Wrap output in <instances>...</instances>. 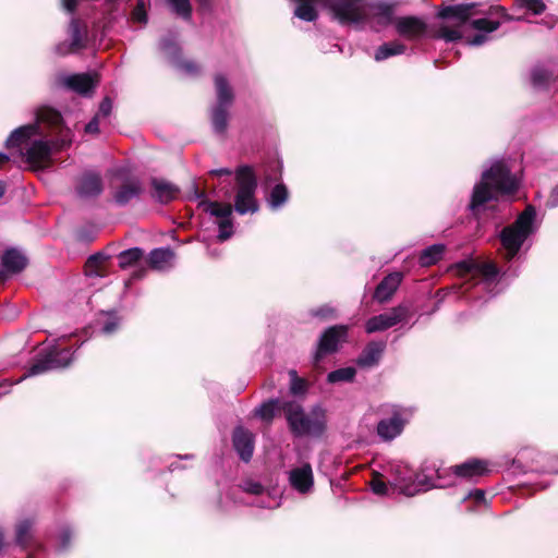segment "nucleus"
Segmentation results:
<instances>
[{
    "label": "nucleus",
    "mask_w": 558,
    "mask_h": 558,
    "mask_svg": "<svg viewBox=\"0 0 558 558\" xmlns=\"http://www.w3.org/2000/svg\"><path fill=\"white\" fill-rule=\"evenodd\" d=\"M457 272L462 278L469 279H478L480 284H483L485 289H488L489 292L494 295L499 291H495L492 286H496L507 276V272H501L500 269L494 262H474V260H464L457 265Z\"/></svg>",
    "instance_id": "obj_7"
},
{
    "label": "nucleus",
    "mask_w": 558,
    "mask_h": 558,
    "mask_svg": "<svg viewBox=\"0 0 558 558\" xmlns=\"http://www.w3.org/2000/svg\"><path fill=\"white\" fill-rule=\"evenodd\" d=\"M73 535V531L69 526L62 527L57 536V549L59 551H64L70 548Z\"/></svg>",
    "instance_id": "obj_41"
},
{
    "label": "nucleus",
    "mask_w": 558,
    "mask_h": 558,
    "mask_svg": "<svg viewBox=\"0 0 558 558\" xmlns=\"http://www.w3.org/2000/svg\"><path fill=\"white\" fill-rule=\"evenodd\" d=\"M505 17L507 21H524V16H511L508 14H505Z\"/></svg>",
    "instance_id": "obj_57"
},
{
    "label": "nucleus",
    "mask_w": 558,
    "mask_h": 558,
    "mask_svg": "<svg viewBox=\"0 0 558 558\" xmlns=\"http://www.w3.org/2000/svg\"><path fill=\"white\" fill-rule=\"evenodd\" d=\"M446 473V471H438V478L440 480L442 477V474Z\"/></svg>",
    "instance_id": "obj_61"
},
{
    "label": "nucleus",
    "mask_w": 558,
    "mask_h": 558,
    "mask_svg": "<svg viewBox=\"0 0 558 558\" xmlns=\"http://www.w3.org/2000/svg\"><path fill=\"white\" fill-rule=\"evenodd\" d=\"M262 508H265V507H270V505H259Z\"/></svg>",
    "instance_id": "obj_63"
},
{
    "label": "nucleus",
    "mask_w": 558,
    "mask_h": 558,
    "mask_svg": "<svg viewBox=\"0 0 558 558\" xmlns=\"http://www.w3.org/2000/svg\"><path fill=\"white\" fill-rule=\"evenodd\" d=\"M172 13L183 21H190L192 17V4L190 0H167Z\"/></svg>",
    "instance_id": "obj_36"
},
{
    "label": "nucleus",
    "mask_w": 558,
    "mask_h": 558,
    "mask_svg": "<svg viewBox=\"0 0 558 558\" xmlns=\"http://www.w3.org/2000/svg\"><path fill=\"white\" fill-rule=\"evenodd\" d=\"M73 360L72 347L65 345L63 341H57L52 347H44L40 350V357H37V374L66 367Z\"/></svg>",
    "instance_id": "obj_10"
},
{
    "label": "nucleus",
    "mask_w": 558,
    "mask_h": 558,
    "mask_svg": "<svg viewBox=\"0 0 558 558\" xmlns=\"http://www.w3.org/2000/svg\"><path fill=\"white\" fill-rule=\"evenodd\" d=\"M407 46L404 44L393 40L379 46L375 51L374 58L376 61H384L390 57L403 54Z\"/></svg>",
    "instance_id": "obj_28"
},
{
    "label": "nucleus",
    "mask_w": 558,
    "mask_h": 558,
    "mask_svg": "<svg viewBox=\"0 0 558 558\" xmlns=\"http://www.w3.org/2000/svg\"><path fill=\"white\" fill-rule=\"evenodd\" d=\"M57 81L60 86L84 96L92 93L97 84V77L88 73L62 74Z\"/></svg>",
    "instance_id": "obj_16"
},
{
    "label": "nucleus",
    "mask_w": 558,
    "mask_h": 558,
    "mask_svg": "<svg viewBox=\"0 0 558 558\" xmlns=\"http://www.w3.org/2000/svg\"><path fill=\"white\" fill-rule=\"evenodd\" d=\"M289 377H290V390L293 395H300L305 391L306 384L305 380L300 378L298 376L296 371L291 369L289 371Z\"/></svg>",
    "instance_id": "obj_43"
},
{
    "label": "nucleus",
    "mask_w": 558,
    "mask_h": 558,
    "mask_svg": "<svg viewBox=\"0 0 558 558\" xmlns=\"http://www.w3.org/2000/svg\"><path fill=\"white\" fill-rule=\"evenodd\" d=\"M514 8L525 10L533 15H541L547 7L544 0H515Z\"/></svg>",
    "instance_id": "obj_38"
},
{
    "label": "nucleus",
    "mask_w": 558,
    "mask_h": 558,
    "mask_svg": "<svg viewBox=\"0 0 558 558\" xmlns=\"http://www.w3.org/2000/svg\"><path fill=\"white\" fill-rule=\"evenodd\" d=\"M107 256L104 254H95L90 256L85 264V274L87 277H105L107 275L106 264Z\"/></svg>",
    "instance_id": "obj_29"
},
{
    "label": "nucleus",
    "mask_w": 558,
    "mask_h": 558,
    "mask_svg": "<svg viewBox=\"0 0 558 558\" xmlns=\"http://www.w3.org/2000/svg\"><path fill=\"white\" fill-rule=\"evenodd\" d=\"M278 410H279V400L270 399V400L264 402L263 404H260L258 408H256L254 413L260 420L270 422L274 418V416Z\"/></svg>",
    "instance_id": "obj_37"
},
{
    "label": "nucleus",
    "mask_w": 558,
    "mask_h": 558,
    "mask_svg": "<svg viewBox=\"0 0 558 558\" xmlns=\"http://www.w3.org/2000/svg\"><path fill=\"white\" fill-rule=\"evenodd\" d=\"M76 4H77V0H63L62 1L63 9L68 13H72L75 10Z\"/></svg>",
    "instance_id": "obj_53"
},
{
    "label": "nucleus",
    "mask_w": 558,
    "mask_h": 558,
    "mask_svg": "<svg viewBox=\"0 0 558 558\" xmlns=\"http://www.w3.org/2000/svg\"><path fill=\"white\" fill-rule=\"evenodd\" d=\"M241 488L243 492L251 495H262L265 492V487L257 481L246 478L242 482Z\"/></svg>",
    "instance_id": "obj_44"
},
{
    "label": "nucleus",
    "mask_w": 558,
    "mask_h": 558,
    "mask_svg": "<svg viewBox=\"0 0 558 558\" xmlns=\"http://www.w3.org/2000/svg\"><path fill=\"white\" fill-rule=\"evenodd\" d=\"M335 310L329 305H324L316 310L313 314L319 317H329L333 315Z\"/></svg>",
    "instance_id": "obj_51"
},
{
    "label": "nucleus",
    "mask_w": 558,
    "mask_h": 558,
    "mask_svg": "<svg viewBox=\"0 0 558 558\" xmlns=\"http://www.w3.org/2000/svg\"><path fill=\"white\" fill-rule=\"evenodd\" d=\"M469 25L478 33L473 37H465V43L469 46H482L489 39V34L500 27L498 21H489L487 19H475L470 21Z\"/></svg>",
    "instance_id": "obj_18"
},
{
    "label": "nucleus",
    "mask_w": 558,
    "mask_h": 558,
    "mask_svg": "<svg viewBox=\"0 0 558 558\" xmlns=\"http://www.w3.org/2000/svg\"><path fill=\"white\" fill-rule=\"evenodd\" d=\"M289 483L300 494H308L314 487V475L310 463H303L289 472Z\"/></svg>",
    "instance_id": "obj_17"
},
{
    "label": "nucleus",
    "mask_w": 558,
    "mask_h": 558,
    "mask_svg": "<svg viewBox=\"0 0 558 558\" xmlns=\"http://www.w3.org/2000/svg\"><path fill=\"white\" fill-rule=\"evenodd\" d=\"M11 155H7L4 153H0V169L10 161Z\"/></svg>",
    "instance_id": "obj_56"
},
{
    "label": "nucleus",
    "mask_w": 558,
    "mask_h": 558,
    "mask_svg": "<svg viewBox=\"0 0 558 558\" xmlns=\"http://www.w3.org/2000/svg\"><path fill=\"white\" fill-rule=\"evenodd\" d=\"M347 335L348 327L344 325H336L325 330L319 338L318 345L314 354V363H319L323 356L337 351L340 342L345 340Z\"/></svg>",
    "instance_id": "obj_13"
},
{
    "label": "nucleus",
    "mask_w": 558,
    "mask_h": 558,
    "mask_svg": "<svg viewBox=\"0 0 558 558\" xmlns=\"http://www.w3.org/2000/svg\"><path fill=\"white\" fill-rule=\"evenodd\" d=\"M410 314V307L400 304L390 308V311L369 318L365 324L367 333L387 330L401 322H404Z\"/></svg>",
    "instance_id": "obj_11"
},
{
    "label": "nucleus",
    "mask_w": 558,
    "mask_h": 558,
    "mask_svg": "<svg viewBox=\"0 0 558 558\" xmlns=\"http://www.w3.org/2000/svg\"><path fill=\"white\" fill-rule=\"evenodd\" d=\"M356 371L352 366L338 368L328 374L327 380L331 384L350 383L354 379Z\"/></svg>",
    "instance_id": "obj_39"
},
{
    "label": "nucleus",
    "mask_w": 558,
    "mask_h": 558,
    "mask_svg": "<svg viewBox=\"0 0 558 558\" xmlns=\"http://www.w3.org/2000/svg\"><path fill=\"white\" fill-rule=\"evenodd\" d=\"M149 0H137V4L132 11V20L133 22L143 23L147 22V12L146 8L149 5Z\"/></svg>",
    "instance_id": "obj_42"
},
{
    "label": "nucleus",
    "mask_w": 558,
    "mask_h": 558,
    "mask_svg": "<svg viewBox=\"0 0 558 558\" xmlns=\"http://www.w3.org/2000/svg\"><path fill=\"white\" fill-rule=\"evenodd\" d=\"M26 266L25 256L16 250H9L2 256L0 278L4 280L8 275L19 272Z\"/></svg>",
    "instance_id": "obj_24"
},
{
    "label": "nucleus",
    "mask_w": 558,
    "mask_h": 558,
    "mask_svg": "<svg viewBox=\"0 0 558 558\" xmlns=\"http://www.w3.org/2000/svg\"><path fill=\"white\" fill-rule=\"evenodd\" d=\"M536 211L533 206H527L515 219L505 227L500 234L501 255L506 260L513 259L520 252L526 239L535 232Z\"/></svg>",
    "instance_id": "obj_3"
},
{
    "label": "nucleus",
    "mask_w": 558,
    "mask_h": 558,
    "mask_svg": "<svg viewBox=\"0 0 558 558\" xmlns=\"http://www.w3.org/2000/svg\"><path fill=\"white\" fill-rule=\"evenodd\" d=\"M231 107L214 105L211 108V124L218 134L225 133L228 126L229 109Z\"/></svg>",
    "instance_id": "obj_30"
},
{
    "label": "nucleus",
    "mask_w": 558,
    "mask_h": 558,
    "mask_svg": "<svg viewBox=\"0 0 558 558\" xmlns=\"http://www.w3.org/2000/svg\"><path fill=\"white\" fill-rule=\"evenodd\" d=\"M151 186L153 197L163 204L171 202L178 193V189L173 184L162 179H154Z\"/></svg>",
    "instance_id": "obj_27"
},
{
    "label": "nucleus",
    "mask_w": 558,
    "mask_h": 558,
    "mask_svg": "<svg viewBox=\"0 0 558 558\" xmlns=\"http://www.w3.org/2000/svg\"><path fill=\"white\" fill-rule=\"evenodd\" d=\"M7 191V185L3 181H0V198L4 195Z\"/></svg>",
    "instance_id": "obj_59"
},
{
    "label": "nucleus",
    "mask_w": 558,
    "mask_h": 558,
    "mask_svg": "<svg viewBox=\"0 0 558 558\" xmlns=\"http://www.w3.org/2000/svg\"><path fill=\"white\" fill-rule=\"evenodd\" d=\"M69 41L60 43L57 52L61 56L74 53L85 47L86 25H82L76 19H72L69 25Z\"/></svg>",
    "instance_id": "obj_15"
},
{
    "label": "nucleus",
    "mask_w": 558,
    "mask_h": 558,
    "mask_svg": "<svg viewBox=\"0 0 558 558\" xmlns=\"http://www.w3.org/2000/svg\"><path fill=\"white\" fill-rule=\"evenodd\" d=\"M543 460L546 461L544 465V471L547 473H558V456H544Z\"/></svg>",
    "instance_id": "obj_48"
},
{
    "label": "nucleus",
    "mask_w": 558,
    "mask_h": 558,
    "mask_svg": "<svg viewBox=\"0 0 558 558\" xmlns=\"http://www.w3.org/2000/svg\"><path fill=\"white\" fill-rule=\"evenodd\" d=\"M445 253V245L434 244L425 248L421 256L420 263L422 266H430L436 264Z\"/></svg>",
    "instance_id": "obj_35"
},
{
    "label": "nucleus",
    "mask_w": 558,
    "mask_h": 558,
    "mask_svg": "<svg viewBox=\"0 0 558 558\" xmlns=\"http://www.w3.org/2000/svg\"><path fill=\"white\" fill-rule=\"evenodd\" d=\"M12 159L23 170H35V125L27 124L11 132L4 144Z\"/></svg>",
    "instance_id": "obj_4"
},
{
    "label": "nucleus",
    "mask_w": 558,
    "mask_h": 558,
    "mask_svg": "<svg viewBox=\"0 0 558 558\" xmlns=\"http://www.w3.org/2000/svg\"><path fill=\"white\" fill-rule=\"evenodd\" d=\"M284 412L290 428L295 435H319L325 428L322 411H313L312 415L308 416L300 404L291 402L286 404Z\"/></svg>",
    "instance_id": "obj_9"
},
{
    "label": "nucleus",
    "mask_w": 558,
    "mask_h": 558,
    "mask_svg": "<svg viewBox=\"0 0 558 558\" xmlns=\"http://www.w3.org/2000/svg\"><path fill=\"white\" fill-rule=\"evenodd\" d=\"M549 204L551 207H558V185L554 189L550 195Z\"/></svg>",
    "instance_id": "obj_54"
},
{
    "label": "nucleus",
    "mask_w": 558,
    "mask_h": 558,
    "mask_svg": "<svg viewBox=\"0 0 558 558\" xmlns=\"http://www.w3.org/2000/svg\"><path fill=\"white\" fill-rule=\"evenodd\" d=\"M211 173H213V174H215V175L220 177V175H225V174H226V175H229V174H231L232 172H231V170H230V169H228V168H220V169L213 170V171H211Z\"/></svg>",
    "instance_id": "obj_55"
},
{
    "label": "nucleus",
    "mask_w": 558,
    "mask_h": 558,
    "mask_svg": "<svg viewBox=\"0 0 558 558\" xmlns=\"http://www.w3.org/2000/svg\"><path fill=\"white\" fill-rule=\"evenodd\" d=\"M465 499H473L476 504H485V492L483 489H473L468 494Z\"/></svg>",
    "instance_id": "obj_50"
},
{
    "label": "nucleus",
    "mask_w": 558,
    "mask_h": 558,
    "mask_svg": "<svg viewBox=\"0 0 558 558\" xmlns=\"http://www.w3.org/2000/svg\"><path fill=\"white\" fill-rule=\"evenodd\" d=\"M111 110H112L111 100L109 98H105L99 106V110H98V113L96 114V117H98L99 119L107 118L111 113Z\"/></svg>",
    "instance_id": "obj_49"
},
{
    "label": "nucleus",
    "mask_w": 558,
    "mask_h": 558,
    "mask_svg": "<svg viewBox=\"0 0 558 558\" xmlns=\"http://www.w3.org/2000/svg\"><path fill=\"white\" fill-rule=\"evenodd\" d=\"M141 193V185L138 181H131L123 184L114 195L118 204L124 205Z\"/></svg>",
    "instance_id": "obj_33"
},
{
    "label": "nucleus",
    "mask_w": 558,
    "mask_h": 558,
    "mask_svg": "<svg viewBox=\"0 0 558 558\" xmlns=\"http://www.w3.org/2000/svg\"><path fill=\"white\" fill-rule=\"evenodd\" d=\"M64 145V142H48L44 140L37 138V172L45 168V165L43 162V159L49 155H51L53 151L59 150Z\"/></svg>",
    "instance_id": "obj_32"
},
{
    "label": "nucleus",
    "mask_w": 558,
    "mask_h": 558,
    "mask_svg": "<svg viewBox=\"0 0 558 558\" xmlns=\"http://www.w3.org/2000/svg\"><path fill=\"white\" fill-rule=\"evenodd\" d=\"M289 199V191L287 186L282 183L276 184L268 197H267V204L272 210H277L281 208Z\"/></svg>",
    "instance_id": "obj_31"
},
{
    "label": "nucleus",
    "mask_w": 558,
    "mask_h": 558,
    "mask_svg": "<svg viewBox=\"0 0 558 558\" xmlns=\"http://www.w3.org/2000/svg\"><path fill=\"white\" fill-rule=\"evenodd\" d=\"M531 80L534 86H544L549 80V73L544 69L535 68L531 73Z\"/></svg>",
    "instance_id": "obj_46"
},
{
    "label": "nucleus",
    "mask_w": 558,
    "mask_h": 558,
    "mask_svg": "<svg viewBox=\"0 0 558 558\" xmlns=\"http://www.w3.org/2000/svg\"><path fill=\"white\" fill-rule=\"evenodd\" d=\"M37 136L40 134L39 123H47L50 125H59L62 118L61 114L51 108L37 107Z\"/></svg>",
    "instance_id": "obj_34"
},
{
    "label": "nucleus",
    "mask_w": 558,
    "mask_h": 558,
    "mask_svg": "<svg viewBox=\"0 0 558 558\" xmlns=\"http://www.w3.org/2000/svg\"><path fill=\"white\" fill-rule=\"evenodd\" d=\"M452 471L457 477L474 480L488 472V462L480 459H470L461 464L454 465Z\"/></svg>",
    "instance_id": "obj_21"
},
{
    "label": "nucleus",
    "mask_w": 558,
    "mask_h": 558,
    "mask_svg": "<svg viewBox=\"0 0 558 558\" xmlns=\"http://www.w3.org/2000/svg\"><path fill=\"white\" fill-rule=\"evenodd\" d=\"M518 187V179L511 174L508 166L504 161H496L482 173L481 181L474 185L469 208L474 215H478L489 202L512 194Z\"/></svg>",
    "instance_id": "obj_2"
},
{
    "label": "nucleus",
    "mask_w": 558,
    "mask_h": 558,
    "mask_svg": "<svg viewBox=\"0 0 558 558\" xmlns=\"http://www.w3.org/2000/svg\"><path fill=\"white\" fill-rule=\"evenodd\" d=\"M202 5H207L210 0H198Z\"/></svg>",
    "instance_id": "obj_60"
},
{
    "label": "nucleus",
    "mask_w": 558,
    "mask_h": 558,
    "mask_svg": "<svg viewBox=\"0 0 558 558\" xmlns=\"http://www.w3.org/2000/svg\"><path fill=\"white\" fill-rule=\"evenodd\" d=\"M85 131L87 133H97L99 131V118L95 116V118L86 124Z\"/></svg>",
    "instance_id": "obj_52"
},
{
    "label": "nucleus",
    "mask_w": 558,
    "mask_h": 558,
    "mask_svg": "<svg viewBox=\"0 0 558 558\" xmlns=\"http://www.w3.org/2000/svg\"><path fill=\"white\" fill-rule=\"evenodd\" d=\"M142 256L143 251L138 247L125 250L118 255L119 266L121 268H126L140 260Z\"/></svg>",
    "instance_id": "obj_40"
},
{
    "label": "nucleus",
    "mask_w": 558,
    "mask_h": 558,
    "mask_svg": "<svg viewBox=\"0 0 558 558\" xmlns=\"http://www.w3.org/2000/svg\"><path fill=\"white\" fill-rule=\"evenodd\" d=\"M402 281L400 272H392L386 276L377 286L374 292V299L379 303H385L391 299Z\"/></svg>",
    "instance_id": "obj_22"
},
{
    "label": "nucleus",
    "mask_w": 558,
    "mask_h": 558,
    "mask_svg": "<svg viewBox=\"0 0 558 558\" xmlns=\"http://www.w3.org/2000/svg\"><path fill=\"white\" fill-rule=\"evenodd\" d=\"M371 488L374 494L385 496L388 494V485L380 478L379 475H375L371 481Z\"/></svg>",
    "instance_id": "obj_47"
},
{
    "label": "nucleus",
    "mask_w": 558,
    "mask_h": 558,
    "mask_svg": "<svg viewBox=\"0 0 558 558\" xmlns=\"http://www.w3.org/2000/svg\"><path fill=\"white\" fill-rule=\"evenodd\" d=\"M120 325V320L114 314H107L105 316V320L102 322L101 331L105 335L113 333Z\"/></svg>",
    "instance_id": "obj_45"
},
{
    "label": "nucleus",
    "mask_w": 558,
    "mask_h": 558,
    "mask_svg": "<svg viewBox=\"0 0 558 558\" xmlns=\"http://www.w3.org/2000/svg\"><path fill=\"white\" fill-rule=\"evenodd\" d=\"M386 416L379 420L376 427L377 436L385 442L399 437L413 415L411 408L390 404L386 407Z\"/></svg>",
    "instance_id": "obj_8"
},
{
    "label": "nucleus",
    "mask_w": 558,
    "mask_h": 558,
    "mask_svg": "<svg viewBox=\"0 0 558 558\" xmlns=\"http://www.w3.org/2000/svg\"><path fill=\"white\" fill-rule=\"evenodd\" d=\"M4 548V534L2 531H0V555L2 554Z\"/></svg>",
    "instance_id": "obj_58"
},
{
    "label": "nucleus",
    "mask_w": 558,
    "mask_h": 558,
    "mask_svg": "<svg viewBox=\"0 0 558 558\" xmlns=\"http://www.w3.org/2000/svg\"><path fill=\"white\" fill-rule=\"evenodd\" d=\"M386 344L384 342H369L356 360V364L363 368H369L378 364Z\"/></svg>",
    "instance_id": "obj_25"
},
{
    "label": "nucleus",
    "mask_w": 558,
    "mask_h": 558,
    "mask_svg": "<svg viewBox=\"0 0 558 558\" xmlns=\"http://www.w3.org/2000/svg\"><path fill=\"white\" fill-rule=\"evenodd\" d=\"M160 50L165 57L183 74L187 76H194L199 73L201 68L196 62L181 58L180 48L172 36L161 39Z\"/></svg>",
    "instance_id": "obj_12"
},
{
    "label": "nucleus",
    "mask_w": 558,
    "mask_h": 558,
    "mask_svg": "<svg viewBox=\"0 0 558 558\" xmlns=\"http://www.w3.org/2000/svg\"><path fill=\"white\" fill-rule=\"evenodd\" d=\"M388 484L400 494L412 497L421 492L429 488H440L448 484H436L423 481L415 472L404 462L396 461L388 464Z\"/></svg>",
    "instance_id": "obj_5"
},
{
    "label": "nucleus",
    "mask_w": 558,
    "mask_h": 558,
    "mask_svg": "<svg viewBox=\"0 0 558 558\" xmlns=\"http://www.w3.org/2000/svg\"><path fill=\"white\" fill-rule=\"evenodd\" d=\"M21 533H22V530L20 529V532H19V535H17L19 541H21Z\"/></svg>",
    "instance_id": "obj_62"
},
{
    "label": "nucleus",
    "mask_w": 558,
    "mask_h": 558,
    "mask_svg": "<svg viewBox=\"0 0 558 558\" xmlns=\"http://www.w3.org/2000/svg\"><path fill=\"white\" fill-rule=\"evenodd\" d=\"M391 24H393L398 35L408 40L421 39L427 32L426 22L417 16H401L397 19L392 16Z\"/></svg>",
    "instance_id": "obj_14"
},
{
    "label": "nucleus",
    "mask_w": 558,
    "mask_h": 558,
    "mask_svg": "<svg viewBox=\"0 0 558 558\" xmlns=\"http://www.w3.org/2000/svg\"><path fill=\"white\" fill-rule=\"evenodd\" d=\"M214 85L216 92L215 105L231 107L234 100V92L229 80L222 73H217L214 76Z\"/></svg>",
    "instance_id": "obj_23"
},
{
    "label": "nucleus",
    "mask_w": 558,
    "mask_h": 558,
    "mask_svg": "<svg viewBox=\"0 0 558 558\" xmlns=\"http://www.w3.org/2000/svg\"><path fill=\"white\" fill-rule=\"evenodd\" d=\"M232 441L240 458L248 462L254 451V435L244 427L239 426L233 432Z\"/></svg>",
    "instance_id": "obj_19"
},
{
    "label": "nucleus",
    "mask_w": 558,
    "mask_h": 558,
    "mask_svg": "<svg viewBox=\"0 0 558 558\" xmlns=\"http://www.w3.org/2000/svg\"><path fill=\"white\" fill-rule=\"evenodd\" d=\"M474 3H460L454 5L444 7L438 12V17L444 20H454L457 22L454 27L447 24H441L438 27L436 37L446 40L447 43L457 41L464 37V27L469 19L474 15Z\"/></svg>",
    "instance_id": "obj_6"
},
{
    "label": "nucleus",
    "mask_w": 558,
    "mask_h": 558,
    "mask_svg": "<svg viewBox=\"0 0 558 558\" xmlns=\"http://www.w3.org/2000/svg\"><path fill=\"white\" fill-rule=\"evenodd\" d=\"M175 260L174 252L169 247L153 250L149 254V264L151 268L165 271L173 267Z\"/></svg>",
    "instance_id": "obj_26"
},
{
    "label": "nucleus",
    "mask_w": 558,
    "mask_h": 558,
    "mask_svg": "<svg viewBox=\"0 0 558 558\" xmlns=\"http://www.w3.org/2000/svg\"><path fill=\"white\" fill-rule=\"evenodd\" d=\"M76 192L82 198L98 196L102 192L100 175L94 171L82 174L76 184Z\"/></svg>",
    "instance_id": "obj_20"
},
{
    "label": "nucleus",
    "mask_w": 558,
    "mask_h": 558,
    "mask_svg": "<svg viewBox=\"0 0 558 558\" xmlns=\"http://www.w3.org/2000/svg\"><path fill=\"white\" fill-rule=\"evenodd\" d=\"M257 179L253 169L248 166H241L235 171V194L234 205L228 203L210 202L205 199V194L194 190V196L201 199L199 206L204 211L217 219L219 229L218 240L223 242L233 234L232 213L235 210L239 215L255 214L259 209L256 198Z\"/></svg>",
    "instance_id": "obj_1"
}]
</instances>
